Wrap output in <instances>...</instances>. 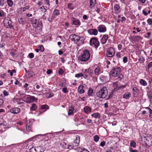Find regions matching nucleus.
I'll return each mask as SVG.
<instances>
[{
	"label": "nucleus",
	"mask_w": 152,
	"mask_h": 152,
	"mask_svg": "<svg viewBox=\"0 0 152 152\" xmlns=\"http://www.w3.org/2000/svg\"><path fill=\"white\" fill-rule=\"evenodd\" d=\"M62 91L65 93H67L68 92L67 88H64L62 89Z\"/></svg>",
	"instance_id": "56"
},
{
	"label": "nucleus",
	"mask_w": 152,
	"mask_h": 152,
	"mask_svg": "<svg viewBox=\"0 0 152 152\" xmlns=\"http://www.w3.org/2000/svg\"><path fill=\"white\" fill-rule=\"evenodd\" d=\"M113 84L116 86V88L118 89V90L119 89L121 88H125L126 87V85H122L121 86H118V82H117L114 83H113Z\"/></svg>",
	"instance_id": "22"
},
{
	"label": "nucleus",
	"mask_w": 152,
	"mask_h": 152,
	"mask_svg": "<svg viewBox=\"0 0 152 152\" xmlns=\"http://www.w3.org/2000/svg\"><path fill=\"white\" fill-rule=\"evenodd\" d=\"M131 94L127 92L125 93L123 96V98L126 99H128L129 98L131 97Z\"/></svg>",
	"instance_id": "24"
},
{
	"label": "nucleus",
	"mask_w": 152,
	"mask_h": 152,
	"mask_svg": "<svg viewBox=\"0 0 152 152\" xmlns=\"http://www.w3.org/2000/svg\"><path fill=\"white\" fill-rule=\"evenodd\" d=\"M18 21L20 24L24 25L25 23L24 20L22 18H20L18 19Z\"/></svg>",
	"instance_id": "34"
},
{
	"label": "nucleus",
	"mask_w": 152,
	"mask_h": 152,
	"mask_svg": "<svg viewBox=\"0 0 152 152\" xmlns=\"http://www.w3.org/2000/svg\"><path fill=\"white\" fill-rule=\"evenodd\" d=\"M69 144H67L66 143L63 142L62 146L64 149H70L69 147Z\"/></svg>",
	"instance_id": "35"
},
{
	"label": "nucleus",
	"mask_w": 152,
	"mask_h": 152,
	"mask_svg": "<svg viewBox=\"0 0 152 152\" xmlns=\"http://www.w3.org/2000/svg\"><path fill=\"white\" fill-rule=\"evenodd\" d=\"M28 56L30 58H32L34 57V54L32 53H30L28 54Z\"/></svg>",
	"instance_id": "55"
},
{
	"label": "nucleus",
	"mask_w": 152,
	"mask_h": 152,
	"mask_svg": "<svg viewBox=\"0 0 152 152\" xmlns=\"http://www.w3.org/2000/svg\"><path fill=\"white\" fill-rule=\"evenodd\" d=\"M94 93L93 90L91 88H89L88 90V94L89 96H93Z\"/></svg>",
	"instance_id": "29"
},
{
	"label": "nucleus",
	"mask_w": 152,
	"mask_h": 152,
	"mask_svg": "<svg viewBox=\"0 0 152 152\" xmlns=\"http://www.w3.org/2000/svg\"><path fill=\"white\" fill-rule=\"evenodd\" d=\"M37 109V106L34 104H32V106L31 108V110H35Z\"/></svg>",
	"instance_id": "32"
},
{
	"label": "nucleus",
	"mask_w": 152,
	"mask_h": 152,
	"mask_svg": "<svg viewBox=\"0 0 152 152\" xmlns=\"http://www.w3.org/2000/svg\"><path fill=\"white\" fill-rule=\"evenodd\" d=\"M5 16V14L4 11L2 10L0 11V17H4Z\"/></svg>",
	"instance_id": "48"
},
{
	"label": "nucleus",
	"mask_w": 152,
	"mask_h": 152,
	"mask_svg": "<svg viewBox=\"0 0 152 152\" xmlns=\"http://www.w3.org/2000/svg\"><path fill=\"white\" fill-rule=\"evenodd\" d=\"M68 7L71 10H73L74 9V7L72 6V4H68Z\"/></svg>",
	"instance_id": "50"
},
{
	"label": "nucleus",
	"mask_w": 152,
	"mask_h": 152,
	"mask_svg": "<svg viewBox=\"0 0 152 152\" xmlns=\"http://www.w3.org/2000/svg\"><path fill=\"white\" fill-rule=\"evenodd\" d=\"M26 98L27 101L26 102L27 103H30L32 102L33 101H35L37 100V99L34 96H29Z\"/></svg>",
	"instance_id": "11"
},
{
	"label": "nucleus",
	"mask_w": 152,
	"mask_h": 152,
	"mask_svg": "<svg viewBox=\"0 0 152 152\" xmlns=\"http://www.w3.org/2000/svg\"><path fill=\"white\" fill-rule=\"evenodd\" d=\"M118 77L117 78L118 80H121L123 77V75L121 73L118 75Z\"/></svg>",
	"instance_id": "38"
},
{
	"label": "nucleus",
	"mask_w": 152,
	"mask_h": 152,
	"mask_svg": "<svg viewBox=\"0 0 152 152\" xmlns=\"http://www.w3.org/2000/svg\"><path fill=\"white\" fill-rule=\"evenodd\" d=\"M129 150L130 152H138L137 150H133L132 148H129Z\"/></svg>",
	"instance_id": "52"
},
{
	"label": "nucleus",
	"mask_w": 152,
	"mask_h": 152,
	"mask_svg": "<svg viewBox=\"0 0 152 152\" xmlns=\"http://www.w3.org/2000/svg\"><path fill=\"white\" fill-rule=\"evenodd\" d=\"M80 142V137L79 136H77L76 139L75 140L73 143V145L76 146L78 145Z\"/></svg>",
	"instance_id": "16"
},
{
	"label": "nucleus",
	"mask_w": 152,
	"mask_h": 152,
	"mask_svg": "<svg viewBox=\"0 0 152 152\" xmlns=\"http://www.w3.org/2000/svg\"><path fill=\"white\" fill-rule=\"evenodd\" d=\"M3 94L5 96H7L8 95V93L6 91H3Z\"/></svg>",
	"instance_id": "62"
},
{
	"label": "nucleus",
	"mask_w": 152,
	"mask_h": 152,
	"mask_svg": "<svg viewBox=\"0 0 152 152\" xmlns=\"http://www.w3.org/2000/svg\"><path fill=\"white\" fill-rule=\"evenodd\" d=\"M26 130L27 131H29L31 129V125L29 123H27L26 124Z\"/></svg>",
	"instance_id": "33"
},
{
	"label": "nucleus",
	"mask_w": 152,
	"mask_h": 152,
	"mask_svg": "<svg viewBox=\"0 0 152 152\" xmlns=\"http://www.w3.org/2000/svg\"><path fill=\"white\" fill-rule=\"evenodd\" d=\"M38 48H39V50L42 52L44 50V48L43 45H40L39 46Z\"/></svg>",
	"instance_id": "43"
},
{
	"label": "nucleus",
	"mask_w": 152,
	"mask_h": 152,
	"mask_svg": "<svg viewBox=\"0 0 152 152\" xmlns=\"http://www.w3.org/2000/svg\"><path fill=\"white\" fill-rule=\"evenodd\" d=\"M151 33L150 32H148L147 33V36H145V37L147 38H149L150 37V35H151Z\"/></svg>",
	"instance_id": "64"
},
{
	"label": "nucleus",
	"mask_w": 152,
	"mask_h": 152,
	"mask_svg": "<svg viewBox=\"0 0 152 152\" xmlns=\"http://www.w3.org/2000/svg\"><path fill=\"white\" fill-rule=\"evenodd\" d=\"M31 22L33 24V26L35 28H37V20L34 19V18H32L31 19Z\"/></svg>",
	"instance_id": "20"
},
{
	"label": "nucleus",
	"mask_w": 152,
	"mask_h": 152,
	"mask_svg": "<svg viewBox=\"0 0 152 152\" xmlns=\"http://www.w3.org/2000/svg\"><path fill=\"white\" fill-rule=\"evenodd\" d=\"M58 73L60 75H62L63 74L64 72V71L63 69H60L58 70Z\"/></svg>",
	"instance_id": "53"
},
{
	"label": "nucleus",
	"mask_w": 152,
	"mask_h": 152,
	"mask_svg": "<svg viewBox=\"0 0 152 152\" xmlns=\"http://www.w3.org/2000/svg\"><path fill=\"white\" fill-rule=\"evenodd\" d=\"M148 23L150 25H151L152 24V19L151 18L148 19L147 21Z\"/></svg>",
	"instance_id": "49"
},
{
	"label": "nucleus",
	"mask_w": 152,
	"mask_h": 152,
	"mask_svg": "<svg viewBox=\"0 0 152 152\" xmlns=\"http://www.w3.org/2000/svg\"><path fill=\"white\" fill-rule=\"evenodd\" d=\"M132 90L136 93L138 92L139 91V90L136 87H134L132 89Z\"/></svg>",
	"instance_id": "51"
},
{
	"label": "nucleus",
	"mask_w": 152,
	"mask_h": 152,
	"mask_svg": "<svg viewBox=\"0 0 152 152\" xmlns=\"http://www.w3.org/2000/svg\"><path fill=\"white\" fill-rule=\"evenodd\" d=\"M118 48L119 50H120L121 49L122 47V45L121 44H119L118 45Z\"/></svg>",
	"instance_id": "59"
},
{
	"label": "nucleus",
	"mask_w": 152,
	"mask_h": 152,
	"mask_svg": "<svg viewBox=\"0 0 152 152\" xmlns=\"http://www.w3.org/2000/svg\"><path fill=\"white\" fill-rule=\"evenodd\" d=\"M108 38V35L105 34L103 35L102 38L101 39V42L103 44H105Z\"/></svg>",
	"instance_id": "12"
},
{
	"label": "nucleus",
	"mask_w": 152,
	"mask_h": 152,
	"mask_svg": "<svg viewBox=\"0 0 152 152\" xmlns=\"http://www.w3.org/2000/svg\"><path fill=\"white\" fill-rule=\"evenodd\" d=\"M142 37L140 36H137L135 37L134 39L138 41L140 39H142Z\"/></svg>",
	"instance_id": "44"
},
{
	"label": "nucleus",
	"mask_w": 152,
	"mask_h": 152,
	"mask_svg": "<svg viewBox=\"0 0 152 152\" xmlns=\"http://www.w3.org/2000/svg\"><path fill=\"white\" fill-rule=\"evenodd\" d=\"M30 8V6L29 5H27L24 7H21L20 9V10L21 11H23L24 12L26 10H28Z\"/></svg>",
	"instance_id": "30"
},
{
	"label": "nucleus",
	"mask_w": 152,
	"mask_h": 152,
	"mask_svg": "<svg viewBox=\"0 0 152 152\" xmlns=\"http://www.w3.org/2000/svg\"><path fill=\"white\" fill-rule=\"evenodd\" d=\"M90 57V54L89 52L86 50L84 51L83 55L78 57V59L81 61H86L88 60Z\"/></svg>",
	"instance_id": "2"
},
{
	"label": "nucleus",
	"mask_w": 152,
	"mask_h": 152,
	"mask_svg": "<svg viewBox=\"0 0 152 152\" xmlns=\"http://www.w3.org/2000/svg\"><path fill=\"white\" fill-rule=\"evenodd\" d=\"M82 76H83V74L81 73H80L75 75V77L77 78Z\"/></svg>",
	"instance_id": "42"
},
{
	"label": "nucleus",
	"mask_w": 152,
	"mask_h": 152,
	"mask_svg": "<svg viewBox=\"0 0 152 152\" xmlns=\"http://www.w3.org/2000/svg\"><path fill=\"white\" fill-rule=\"evenodd\" d=\"M121 69L120 67H117L113 69L111 71V75L113 76L117 77L121 73Z\"/></svg>",
	"instance_id": "4"
},
{
	"label": "nucleus",
	"mask_w": 152,
	"mask_h": 152,
	"mask_svg": "<svg viewBox=\"0 0 152 152\" xmlns=\"http://www.w3.org/2000/svg\"><path fill=\"white\" fill-rule=\"evenodd\" d=\"M88 33L90 35H96L97 34L98 32L96 29L91 28L88 30Z\"/></svg>",
	"instance_id": "9"
},
{
	"label": "nucleus",
	"mask_w": 152,
	"mask_h": 152,
	"mask_svg": "<svg viewBox=\"0 0 152 152\" xmlns=\"http://www.w3.org/2000/svg\"><path fill=\"white\" fill-rule=\"evenodd\" d=\"M100 68L97 66L96 67L94 70V74L96 75H98L100 74Z\"/></svg>",
	"instance_id": "21"
},
{
	"label": "nucleus",
	"mask_w": 152,
	"mask_h": 152,
	"mask_svg": "<svg viewBox=\"0 0 152 152\" xmlns=\"http://www.w3.org/2000/svg\"><path fill=\"white\" fill-rule=\"evenodd\" d=\"M142 13L145 16H146L148 14V13L147 12L144 10H143L142 11Z\"/></svg>",
	"instance_id": "61"
},
{
	"label": "nucleus",
	"mask_w": 152,
	"mask_h": 152,
	"mask_svg": "<svg viewBox=\"0 0 152 152\" xmlns=\"http://www.w3.org/2000/svg\"><path fill=\"white\" fill-rule=\"evenodd\" d=\"M105 144V142L104 141H103L100 144V145L102 147H103L104 145Z\"/></svg>",
	"instance_id": "58"
},
{
	"label": "nucleus",
	"mask_w": 152,
	"mask_h": 152,
	"mask_svg": "<svg viewBox=\"0 0 152 152\" xmlns=\"http://www.w3.org/2000/svg\"><path fill=\"white\" fill-rule=\"evenodd\" d=\"M20 110L18 107H14L10 110V112L12 113L16 114L20 112Z\"/></svg>",
	"instance_id": "13"
},
{
	"label": "nucleus",
	"mask_w": 152,
	"mask_h": 152,
	"mask_svg": "<svg viewBox=\"0 0 152 152\" xmlns=\"http://www.w3.org/2000/svg\"><path fill=\"white\" fill-rule=\"evenodd\" d=\"M89 7L92 8L94 7L96 4V0H90L89 1Z\"/></svg>",
	"instance_id": "18"
},
{
	"label": "nucleus",
	"mask_w": 152,
	"mask_h": 152,
	"mask_svg": "<svg viewBox=\"0 0 152 152\" xmlns=\"http://www.w3.org/2000/svg\"><path fill=\"white\" fill-rule=\"evenodd\" d=\"M90 45L92 47L97 48L99 45V43L98 40L96 38H91L90 40Z\"/></svg>",
	"instance_id": "3"
},
{
	"label": "nucleus",
	"mask_w": 152,
	"mask_h": 152,
	"mask_svg": "<svg viewBox=\"0 0 152 152\" xmlns=\"http://www.w3.org/2000/svg\"><path fill=\"white\" fill-rule=\"evenodd\" d=\"M117 56L118 58H120L121 57V53L120 52H118L117 54Z\"/></svg>",
	"instance_id": "63"
},
{
	"label": "nucleus",
	"mask_w": 152,
	"mask_h": 152,
	"mask_svg": "<svg viewBox=\"0 0 152 152\" xmlns=\"http://www.w3.org/2000/svg\"><path fill=\"white\" fill-rule=\"evenodd\" d=\"M49 107L47 104L43 105L41 106V109H45V110L49 109Z\"/></svg>",
	"instance_id": "31"
},
{
	"label": "nucleus",
	"mask_w": 152,
	"mask_h": 152,
	"mask_svg": "<svg viewBox=\"0 0 152 152\" xmlns=\"http://www.w3.org/2000/svg\"><path fill=\"white\" fill-rule=\"evenodd\" d=\"M123 61L124 63H126L127 61V58L126 57H124L123 58Z\"/></svg>",
	"instance_id": "57"
},
{
	"label": "nucleus",
	"mask_w": 152,
	"mask_h": 152,
	"mask_svg": "<svg viewBox=\"0 0 152 152\" xmlns=\"http://www.w3.org/2000/svg\"><path fill=\"white\" fill-rule=\"evenodd\" d=\"M75 110V108L72 107H71L69 109L68 111V115H72L73 113V111Z\"/></svg>",
	"instance_id": "23"
},
{
	"label": "nucleus",
	"mask_w": 152,
	"mask_h": 152,
	"mask_svg": "<svg viewBox=\"0 0 152 152\" xmlns=\"http://www.w3.org/2000/svg\"><path fill=\"white\" fill-rule=\"evenodd\" d=\"M85 73L86 74H88L91 76H92L94 74L93 71L91 68H88L87 69H86L85 71Z\"/></svg>",
	"instance_id": "14"
},
{
	"label": "nucleus",
	"mask_w": 152,
	"mask_h": 152,
	"mask_svg": "<svg viewBox=\"0 0 152 152\" xmlns=\"http://www.w3.org/2000/svg\"><path fill=\"white\" fill-rule=\"evenodd\" d=\"M69 39L72 41H73L75 43L77 42L80 39V37L75 34L71 35L69 36Z\"/></svg>",
	"instance_id": "5"
},
{
	"label": "nucleus",
	"mask_w": 152,
	"mask_h": 152,
	"mask_svg": "<svg viewBox=\"0 0 152 152\" xmlns=\"http://www.w3.org/2000/svg\"><path fill=\"white\" fill-rule=\"evenodd\" d=\"M7 2L10 7H11L13 5V2L11 0H7Z\"/></svg>",
	"instance_id": "37"
},
{
	"label": "nucleus",
	"mask_w": 152,
	"mask_h": 152,
	"mask_svg": "<svg viewBox=\"0 0 152 152\" xmlns=\"http://www.w3.org/2000/svg\"><path fill=\"white\" fill-rule=\"evenodd\" d=\"M146 108L149 110V116L150 117L152 118V110L149 107H147Z\"/></svg>",
	"instance_id": "36"
},
{
	"label": "nucleus",
	"mask_w": 152,
	"mask_h": 152,
	"mask_svg": "<svg viewBox=\"0 0 152 152\" xmlns=\"http://www.w3.org/2000/svg\"><path fill=\"white\" fill-rule=\"evenodd\" d=\"M4 22L5 24H7L8 27L11 29L13 28V26L12 25V21L9 18H5L4 20Z\"/></svg>",
	"instance_id": "8"
},
{
	"label": "nucleus",
	"mask_w": 152,
	"mask_h": 152,
	"mask_svg": "<svg viewBox=\"0 0 152 152\" xmlns=\"http://www.w3.org/2000/svg\"><path fill=\"white\" fill-rule=\"evenodd\" d=\"M60 13L59 10L55 9L53 11V15L55 16H58L60 15Z\"/></svg>",
	"instance_id": "27"
},
{
	"label": "nucleus",
	"mask_w": 152,
	"mask_h": 152,
	"mask_svg": "<svg viewBox=\"0 0 152 152\" xmlns=\"http://www.w3.org/2000/svg\"><path fill=\"white\" fill-rule=\"evenodd\" d=\"M55 16L53 15L51 16V17H50L48 18V20L50 22H52L53 20H54L55 18Z\"/></svg>",
	"instance_id": "39"
},
{
	"label": "nucleus",
	"mask_w": 152,
	"mask_h": 152,
	"mask_svg": "<svg viewBox=\"0 0 152 152\" xmlns=\"http://www.w3.org/2000/svg\"><path fill=\"white\" fill-rule=\"evenodd\" d=\"M71 20L72 21V25L77 26L76 27H78L80 25L81 22L78 19L74 17H72L71 18Z\"/></svg>",
	"instance_id": "7"
},
{
	"label": "nucleus",
	"mask_w": 152,
	"mask_h": 152,
	"mask_svg": "<svg viewBox=\"0 0 152 152\" xmlns=\"http://www.w3.org/2000/svg\"><path fill=\"white\" fill-rule=\"evenodd\" d=\"M136 143L134 141L131 142L130 143V146L134 148L136 147Z\"/></svg>",
	"instance_id": "41"
},
{
	"label": "nucleus",
	"mask_w": 152,
	"mask_h": 152,
	"mask_svg": "<svg viewBox=\"0 0 152 152\" xmlns=\"http://www.w3.org/2000/svg\"><path fill=\"white\" fill-rule=\"evenodd\" d=\"M107 94V91L105 87H103L96 93V95L99 98H105Z\"/></svg>",
	"instance_id": "1"
},
{
	"label": "nucleus",
	"mask_w": 152,
	"mask_h": 152,
	"mask_svg": "<svg viewBox=\"0 0 152 152\" xmlns=\"http://www.w3.org/2000/svg\"><path fill=\"white\" fill-rule=\"evenodd\" d=\"M52 72V71L51 69H48L47 72V73L48 74H51Z\"/></svg>",
	"instance_id": "60"
},
{
	"label": "nucleus",
	"mask_w": 152,
	"mask_h": 152,
	"mask_svg": "<svg viewBox=\"0 0 152 152\" xmlns=\"http://www.w3.org/2000/svg\"><path fill=\"white\" fill-rule=\"evenodd\" d=\"M115 51L113 48H110L108 49L106 52V55L107 57H112L114 55Z\"/></svg>",
	"instance_id": "6"
},
{
	"label": "nucleus",
	"mask_w": 152,
	"mask_h": 152,
	"mask_svg": "<svg viewBox=\"0 0 152 152\" xmlns=\"http://www.w3.org/2000/svg\"><path fill=\"white\" fill-rule=\"evenodd\" d=\"M40 9L41 10L42 12L44 13L46 12L47 9L45 8L44 6H42L40 7Z\"/></svg>",
	"instance_id": "46"
},
{
	"label": "nucleus",
	"mask_w": 152,
	"mask_h": 152,
	"mask_svg": "<svg viewBox=\"0 0 152 152\" xmlns=\"http://www.w3.org/2000/svg\"><path fill=\"white\" fill-rule=\"evenodd\" d=\"M120 7L118 4H115L114 7V9L115 11H117L119 8Z\"/></svg>",
	"instance_id": "45"
},
{
	"label": "nucleus",
	"mask_w": 152,
	"mask_h": 152,
	"mask_svg": "<svg viewBox=\"0 0 152 152\" xmlns=\"http://www.w3.org/2000/svg\"><path fill=\"white\" fill-rule=\"evenodd\" d=\"M140 83L141 85L144 86H147V84L146 82L142 79H141L140 80Z\"/></svg>",
	"instance_id": "26"
},
{
	"label": "nucleus",
	"mask_w": 152,
	"mask_h": 152,
	"mask_svg": "<svg viewBox=\"0 0 152 152\" xmlns=\"http://www.w3.org/2000/svg\"><path fill=\"white\" fill-rule=\"evenodd\" d=\"M37 27H39L41 28L42 27V23L41 21H38L37 23Z\"/></svg>",
	"instance_id": "47"
},
{
	"label": "nucleus",
	"mask_w": 152,
	"mask_h": 152,
	"mask_svg": "<svg viewBox=\"0 0 152 152\" xmlns=\"http://www.w3.org/2000/svg\"><path fill=\"white\" fill-rule=\"evenodd\" d=\"M84 87V86L83 85H80L78 87V91L80 93L83 94L85 92V91L83 89Z\"/></svg>",
	"instance_id": "17"
},
{
	"label": "nucleus",
	"mask_w": 152,
	"mask_h": 152,
	"mask_svg": "<svg viewBox=\"0 0 152 152\" xmlns=\"http://www.w3.org/2000/svg\"><path fill=\"white\" fill-rule=\"evenodd\" d=\"M98 31L100 32H104L106 31V28L103 25H99L97 27Z\"/></svg>",
	"instance_id": "10"
},
{
	"label": "nucleus",
	"mask_w": 152,
	"mask_h": 152,
	"mask_svg": "<svg viewBox=\"0 0 152 152\" xmlns=\"http://www.w3.org/2000/svg\"><path fill=\"white\" fill-rule=\"evenodd\" d=\"M152 68V62H151L148 63L147 66L146 67V71L149 72L150 69Z\"/></svg>",
	"instance_id": "25"
},
{
	"label": "nucleus",
	"mask_w": 152,
	"mask_h": 152,
	"mask_svg": "<svg viewBox=\"0 0 152 152\" xmlns=\"http://www.w3.org/2000/svg\"><path fill=\"white\" fill-rule=\"evenodd\" d=\"M91 116L95 118H99L100 117V115L98 113H93L91 115Z\"/></svg>",
	"instance_id": "28"
},
{
	"label": "nucleus",
	"mask_w": 152,
	"mask_h": 152,
	"mask_svg": "<svg viewBox=\"0 0 152 152\" xmlns=\"http://www.w3.org/2000/svg\"><path fill=\"white\" fill-rule=\"evenodd\" d=\"M80 152H89V151L84 148H82Z\"/></svg>",
	"instance_id": "54"
},
{
	"label": "nucleus",
	"mask_w": 152,
	"mask_h": 152,
	"mask_svg": "<svg viewBox=\"0 0 152 152\" xmlns=\"http://www.w3.org/2000/svg\"><path fill=\"white\" fill-rule=\"evenodd\" d=\"M146 138V144L148 145H152V136L151 137V138H150L147 137H145Z\"/></svg>",
	"instance_id": "15"
},
{
	"label": "nucleus",
	"mask_w": 152,
	"mask_h": 152,
	"mask_svg": "<svg viewBox=\"0 0 152 152\" xmlns=\"http://www.w3.org/2000/svg\"><path fill=\"white\" fill-rule=\"evenodd\" d=\"M94 141H95L96 142H97V141H98L99 139V137L98 136L96 135L94 136Z\"/></svg>",
	"instance_id": "40"
},
{
	"label": "nucleus",
	"mask_w": 152,
	"mask_h": 152,
	"mask_svg": "<svg viewBox=\"0 0 152 152\" xmlns=\"http://www.w3.org/2000/svg\"><path fill=\"white\" fill-rule=\"evenodd\" d=\"M85 112L86 114L89 113L91 111V108L88 106H86L84 108Z\"/></svg>",
	"instance_id": "19"
}]
</instances>
